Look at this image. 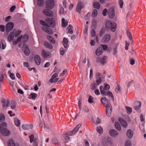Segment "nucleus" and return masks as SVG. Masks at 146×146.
I'll return each instance as SVG.
<instances>
[{
  "label": "nucleus",
  "mask_w": 146,
  "mask_h": 146,
  "mask_svg": "<svg viewBox=\"0 0 146 146\" xmlns=\"http://www.w3.org/2000/svg\"><path fill=\"white\" fill-rule=\"evenodd\" d=\"M23 35H21L18 37L16 40H14L13 41V44L14 45H16L18 43L19 44V47L21 46V44H22V39Z\"/></svg>",
  "instance_id": "0eeeda50"
},
{
  "label": "nucleus",
  "mask_w": 146,
  "mask_h": 146,
  "mask_svg": "<svg viewBox=\"0 0 146 146\" xmlns=\"http://www.w3.org/2000/svg\"><path fill=\"white\" fill-rule=\"evenodd\" d=\"M110 134L113 137L117 136L119 133L117 131L114 129H111L110 131Z\"/></svg>",
  "instance_id": "f8f14e48"
},
{
  "label": "nucleus",
  "mask_w": 146,
  "mask_h": 146,
  "mask_svg": "<svg viewBox=\"0 0 146 146\" xmlns=\"http://www.w3.org/2000/svg\"><path fill=\"white\" fill-rule=\"evenodd\" d=\"M15 30H14L8 36V40L9 41L11 42L13 40L15 36Z\"/></svg>",
  "instance_id": "9b49d317"
},
{
  "label": "nucleus",
  "mask_w": 146,
  "mask_h": 146,
  "mask_svg": "<svg viewBox=\"0 0 146 146\" xmlns=\"http://www.w3.org/2000/svg\"><path fill=\"white\" fill-rule=\"evenodd\" d=\"M125 146H131V141L129 140H127L125 143Z\"/></svg>",
  "instance_id": "5fc2aeb1"
},
{
  "label": "nucleus",
  "mask_w": 146,
  "mask_h": 146,
  "mask_svg": "<svg viewBox=\"0 0 146 146\" xmlns=\"http://www.w3.org/2000/svg\"><path fill=\"white\" fill-rule=\"evenodd\" d=\"M46 22L52 27H54L56 25V21L53 18H50L49 17L46 18L45 20Z\"/></svg>",
  "instance_id": "7ed1b4c3"
},
{
  "label": "nucleus",
  "mask_w": 146,
  "mask_h": 146,
  "mask_svg": "<svg viewBox=\"0 0 146 146\" xmlns=\"http://www.w3.org/2000/svg\"><path fill=\"white\" fill-rule=\"evenodd\" d=\"M119 5L120 8H122L123 5V1L122 0H119Z\"/></svg>",
  "instance_id": "e2e57ef3"
},
{
  "label": "nucleus",
  "mask_w": 146,
  "mask_h": 146,
  "mask_svg": "<svg viewBox=\"0 0 146 146\" xmlns=\"http://www.w3.org/2000/svg\"><path fill=\"white\" fill-rule=\"evenodd\" d=\"M42 12L44 14L48 16H51L52 15L51 11L47 9L43 10Z\"/></svg>",
  "instance_id": "f3484780"
},
{
  "label": "nucleus",
  "mask_w": 146,
  "mask_h": 146,
  "mask_svg": "<svg viewBox=\"0 0 146 146\" xmlns=\"http://www.w3.org/2000/svg\"><path fill=\"white\" fill-rule=\"evenodd\" d=\"M15 37H17L21 33V31L20 30L16 31L15 30Z\"/></svg>",
  "instance_id": "8fccbe9b"
},
{
  "label": "nucleus",
  "mask_w": 146,
  "mask_h": 146,
  "mask_svg": "<svg viewBox=\"0 0 146 146\" xmlns=\"http://www.w3.org/2000/svg\"><path fill=\"white\" fill-rule=\"evenodd\" d=\"M23 48L24 50V52L25 54L27 56L29 55L30 53V50L29 48L26 45H24Z\"/></svg>",
  "instance_id": "4be33fe9"
},
{
  "label": "nucleus",
  "mask_w": 146,
  "mask_h": 146,
  "mask_svg": "<svg viewBox=\"0 0 146 146\" xmlns=\"http://www.w3.org/2000/svg\"><path fill=\"white\" fill-rule=\"evenodd\" d=\"M47 38L48 40L52 43L54 44L55 42V41L54 39L50 35H47Z\"/></svg>",
  "instance_id": "473e14b6"
},
{
  "label": "nucleus",
  "mask_w": 146,
  "mask_h": 146,
  "mask_svg": "<svg viewBox=\"0 0 146 146\" xmlns=\"http://www.w3.org/2000/svg\"><path fill=\"white\" fill-rule=\"evenodd\" d=\"M106 26L107 28L111 29L112 31L114 32L115 30L116 24L114 22H112L108 21L106 22Z\"/></svg>",
  "instance_id": "f03ea898"
},
{
  "label": "nucleus",
  "mask_w": 146,
  "mask_h": 146,
  "mask_svg": "<svg viewBox=\"0 0 146 146\" xmlns=\"http://www.w3.org/2000/svg\"><path fill=\"white\" fill-rule=\"evenodd\" d=\"M88 101V102L90 103H94L93 98L90 96H89Z\"/></svg>",
  "instance_id": "c03bdc74"
},
{
  "label": "nucleus",
  "mask_w": 146,
  "mask_h": 146,
  "mask_svg": "<svg viewBox=\"0 0 146 146\" xmlns=\"http://www.w3.org/2000/svg\"><path fill=\"white\" fill-rule=\"evenodd\" d=\"M28 36L27 35H24L23 37H22V44H25L26 42L28 40Z\"/></svg>",
  "instance_id": "bb28decb"
},
{
  "label": "nucleus",
  "mask_w": 146,
  "mask_h": 146,
  "mask_svg": "<svg viewBox=\"0 0 146 146\" xmlns=\"http://www.w3.org/2000/svg\"><path fill=\"white\" fill-rule=\"evenodd\" d=\"M54 5V0H47L46 3V6L47 7L51 9Z\"/></svg>",
  "instance_id": "423d86ee"
},
{
  "label": "nucleus",
  "mask_w": 146,
  "mask_h": 146,
  "mask_svg": "<svg viewBox=\"0 0 146 146\" xmlns=\"http://www.w3.org/2000/svg\"><path fill=\"white\" fill-rule=\"evenodd\" d=\"M108 11V10L106 9H105L102 11V13L103 15L104 16H106Z\"/></svg>",
  "instance_id": "6e6d98bb"
},
{
  "label": "nucleus",
  "mask_w": 146,
  "mask_h": 146,
  "mask_svg": "<svg viewBox=\"0 0 146 146\" xmlns=\"http://www.w3.org/2000/svg\"><path fill=\"white\" fill-rule=\"evenodd\" d=\"M62 26L64 27L68 25V22L67 21H65V19L62 18Z\"/></svg>",
  "instance_id": "58836bf2"
},
{
  "label": "nucleus",
  "mask_w": 146,
  "mask_h": 146,
  "mask_svg": "<svg viewBox=\"0 0 146 146\" xmlns=\"http://www.w3.org/2000/svg\"><path fill=\"white\" fill-rule=\"evenodd\" d=\"M44 0H38V5L39 6H42L44 4Z\"/></svg>",
  "instance_id": "864d4df0"
},
{
  "label": "nucleus",
  "mask_w": 146,
  "mask_h": 146,
  "mask_svg": "<svg viewBox=\"0 0 146 146\" xmlns=\"http://www.w3.org/2000/svg\"><path fill=\"white\" fill-rule=\"evenodd\" d=\"M102 47H99L96 50V53L97 56H100L102 53Z\"/></svg>",
  "instance_id": "c85d7f7f"
},
{
  "label": "nucleus",
  "mask_w": 146,
  "mask_h": 146,
  "mask_svg": "<svg viewBox=\"0 0 146 146\" xmlns=\"http://www.w3.org/2000/svg\"><path fill=\"white\" fill-rule=\"evenodd\" d=\"M100 90L102 94L104 96H106V92L105 90L104 89V87L102 86H100Z\"/></svg>",
  "instance_id": "c756f323"
},
{
  "label": "nucleus",
  "mask_w": 146,
  "mask_h": 146,
  "mask_svg": "<svg viewBox=\"0 0 146 146\" xmlns=\"http://www.w3.org/2000/svg\"><path fill=\"white\" fill-rule=\"evenodd\" d=\"M42 55L44 58H49L51 56V54L48 51H45L43 50L42 52Z\"/></svg>",
  "instance_id": "6e6552de"
},
{
  "label": "nucleus",
  "mask_w": 146,
  "mask_h": 146,
  "mask_svg": "<svg viewBox=\"0 0 146 146\" xmlns=\"http://www.w3.org/2000/svg\"><path fill=\"white\" fill-rule=\"evenodd\" d=\"M141 106V103L140 102H137L135 103L134 108L136 110H138Z\"/></svg>",
  "instance_id": "393cba45"
},
{
  "label": "nucleus",
  "mask_w": 146,
  "mask_h": 146,
  "mask_svg": "<svg viewBox=\"0 0 146 146\" xmlns=\"http://www.w3.org/2000/svg\"><path fill=\"white\" fill-rule=\"evenodd\" d=\"M81 125L80 124L78 125L73 131L68 132L67 133V135L69 136H72L74 135L78 131Z\"/></svg>",
  "instance_id": "20e7f679"
},
{
  "label": "nucleus",
  "mask_w": 146,
  "mask_h": 146,
  "mask_svg": "<svg viewBox=\"0 0 146 146\" xmlns=\"http://www.w3.org/2000/svg\"><path fill=\"white\" fill-rule=\"evenodd\" d=\"M101 46L104 50H106L108 52H110L111 50V48L108 47L106 45L101 44Z\"/></svg>",
  "instance_id": "a878e982"
},
{
  "label": "nucleus",
  "mask_w": 146,
  "mask_h": 146,
  "mask_svg": "<svg viewBox=\"0 0 146 146\" xmlns=\"http://www.w3.org/2000/svg\"><path fill=\"white\" fill-rule=\"evenodd\" d=\"M37 96V95L35 93H32L29 96V98L35 99L36 98Z\"/></svg>",
  "instance_id": "c9c22d12"
},
{
  "label": "nucleus",
  "mask_w": 146,
  "mask_h": 146,
  "mask_svg": "<svg viewBox=\"0 0 146 146\" xmlns=\"http://www.w3.org/2000/svg\"><path fill=\"white\" fill-rule=\"evenodd\" d=\"M125 109L128 114L131 113L132 111V109L131 108L128 106H126L125 107Z\"/></svg>",
  "instance_id": "a19ab883"
},
{
  "label": "nucleus",
  "mask_w": 146,
  "mask_h": 146,
  "mask_svg": "<svg viewBox=\"0 0 146 146\" xmlns=\"http://www.w3.org/2000/svg\"><path fill=\"white\" fill-rule=\"evenodd\" d=\"M96 78H103L102 74L99 72H97L96 73Z\"/></svg>",
  "instance_id": "49530a36"
},
{
  "label": "nucleus",
  "mask_w": 146,
  "mask_h": 146,
  "mask_svg": "<svg viewBox=\"0 0 146 146\" xmlns=\"http://www.w3.org/2000/svg\"><path fill=\"white\" fill-rule=\"evenodd\" d=\"M5 27L4 25H0V30L2 32H4L5 29Z\"/></svg>",
  "instance_id": "69168bd1"
},
{
  "label": "nucleus",
  "mask_w": 146,
  "mask_h": 146,
  "mask_svg": "<svg viewBox=\"0 0 146 146\" xmlns=\"http://www.w3.org/2000/svg\"><path fill=\"white\" fill-rule=\"evenodd\" d=\"M22 127L24 129L29 130L32 129L33 127L32 125H22Z\"/></svg>",
  "instance_id": "b1692460"
},
{
  "label": "nucleus",
  "mask_w": 146,
  "mask_h": 146,
  "mask_svg": "<svg viewBox=\"0 0 146 146\" xmlns=\"http://www.w3.org/2000/svg\"><path fill=\"white\" fill-rule=\"evenodd\" d=\"M42 29L44 31L50 35H52L53 33L52 30L49 28L45 27H42Z\"/></svg>",
  "instance_id": "dca6fc26"
},
{
  "label": "nucleus",
  "mask_w": 146,
  "mask_h": 146,
  "mask_svg": "<svg viewBox=\"0 0 146 146\" xmlns=\"http://www.w3.org/2000/svg\"><path fill=\"white\" fill-rule=\"evenodd\" d=\"M84 7V5L83 3L80 2L79 3L76 7V11L78 13H80L81 9Z\"/></svg>",
  "instance_id": "4468645a"
},
{
  "label": "nucleus",
  "mask_w": 146,
  "mask_h": 146,
  "mask_svg": "<svg viewBox=\"0 0 146 146\" xmlns=\"http://www.w3.org/2000/svg\"><path fill=\"white\" fill-rule=\"evenodd\" d=\"M101 101L102 104L105 106H106L110 103L108 102V100L105 97H103L101 99Z\"/></svg>",
  "instance_id": "2eb2a0df"
},
{
  "label": "nucleus",
  "mask_w": 146,
  "mask_h": 146,
  "mask_svg": "<svg viewBox=\"0 0 146 146\" xmlns=\"http://www.w3.org/2000/svg\"><path fill=\"white\" fill-rule=\"evenodd\" d=\"M110 39V36L109 34H106L104 35L102 39V42L104 43H106L108 42Z\"/></svg>",
  "instance_id": "1a4fd4ad"
},
{
  "label": "nucleus",
  "mask_w": 146,
  "mask_h": 146,
  "mask_svg": "<svg viewBox=\"0 0 146 146\" xmlns=\"http://www.w3.org/2000/svg\"><path fill=\"white\" fill-rule=\"evenodd\" d=\"M34 138V135H33L32 134L30 136V142L31 143L33 141Z\"/></svg>",
  "instance_id": "338daca9"
},
{
  "label": "nucleus",
  "mask_w": 146,
  "mask_h": 146,
  "mask_svg": "<svg viewBox=\"0 0 146 146\" xmlns=\"http://www.w3.org/2000/svg\"><path fill=\"white\" fill-rule=\"evenodd\" d=\"M35 62L36 64L38 65H39L41 62V60L39 55H36L35 58Z\"/></svg>",
  "instance_id": "a211bd4d"
},
{
  "label": "nucleus",
  "mask_w": 146,
  "mask_h": 146,
  "mask_svg": "<svg viewBox=\"0 0 146 146\" xmlns=\"http://www.w3.org/2000/svg\"><path fill=\"white\" fill-rule=\"evenodd\" d=\"M40 23L42 25L47 27L48 26V24L43 20H40Z\"/></svg>",
  "instance_id": "79ce46f5"
},
{
  "label": "nucleus",
  "mask_w": 146,
  "mask_h": 146,
  "mask_svg": "<svg viewBox=\"0 0 146 146\" xmlns=\"http://www.w3.org/2000/svg\"><path fill=\"white\" fill-rule=\"evenodd\" d=\"M8 74H9L12 80H14L15 79V76L13 73H11V71H8Z\"/></svg>",
  "instance_id": "a18cd8bd"
},
{
  "label": "nucleus",
  "mask_w": 146,
  "mask_h": 146,
  "mask_svg": "<svg viewBox=\"0 0 146 146\" xmlns=\"http://www.w3.org/2000/svg\"><path fill=\"white\" fill-rule=\"evenodd\" d=\"M15 123L17 126H19L21 124L20 121L18 118H16L14 119Z\"/></svg>",
  "instance_id": "7c9ffc66"
},
{
  "label": "nucleus",
  "mask_w": 146,
  "mask_h": 146,
  "mask_svg": "<svg viewBox=\"0 0 146 146\" xmlns=\"http://www.w3.org/2000/svg\"><path fill=\"white\" fill-rule=\"evenodd\" d=\"M16 104L15 101H12L11 103V108L12 109H14L16 108Z\"/></svg>",
  "instance_id": "37998d69"
},
{
  "label": "nucleus",
  "mask_w": 146,
  "mask_h": 146,
  "mask_svg": "<svg viewBox=\"0 0 146 146\" xmlns=\"http://www.w3.org/2000/svg\"><path fill=\"white\" fill-rule=\"evenodd\" d=\"M133 131L131 129L128 130L127 132V137L129 139H131L133 135Z\"/></svg>",
  "instance_id": "6ab92c4d"
},
{
  "label": "nucleus",
  "mask_w": 146,
  "mask_h": 146,
  "mask_svg": "<svg viewBox=\"0 0 146 146\" xmlns=\"http://www.w3.org/2000/svg\"><path fill=\"white\" fill-rule=\"evenodd\" d=\"M7 124L5 122H3L0 124V132L3 135L8 136L10 135L11 132L7 128Z\"/></svg>",
  "instance_id": "f257e3e1"
},
{
  "label": "nucleus",
  "mask_w": 146,
  "mask_h": 146,
  "mask_svg": "<svg viewBox=\"0 0 146 146\" xmlns=\"http://www.w3.org/2000/svg\"><path fill=\"white\" fill-rule=\"evenodd\" d=\"M14 24L12 22H9L7 24L6 30L7 32L10 31L13 28Z\"/></svg>",
  "instance_id": "9d476101"
},
{
  "label": "nucleus",
  "mask_w": 146,
  "mask_h": 146,
  "mask_svg": "<svg viewBox=\"0 0 146 146\" xmlns=\"http://www.w3.org/2000/svg\"><path fill=\"white\" fill-rule=\"evenodd\" d=\"M127 36L129 39H131L132 38V37L129 31H127Z\"/></svg>",
  "instance_id": "bf43d9fd"
},
{
  "label": "nucleus",
  "mask_w": 146,
  "mask_h": 146,
  "mask_svg": "<svg viewBox=\"0 0 146 146\" xmlns=\"http://www.w3.org/2000/svg\"><path fill=\"white\" fill-rule=\"evenodd\" d=\"M107 94L108 96H110L112 98L113 100V96L112 93L111 92H108L107 93Z\"/></svg>",
  "instance_id": "680f3d73"
},
{
  "label": "nucleus",
  "mask_w": 146,
  "mask_h": 146,
  "mask_svg": "<svg viewBox=\"0 0 146 146\" xmlns=\"http://www.w3.org/2000/svg\"><path fill=\"white\" fill-rule=\"evenodd\" d=\"M97 80L96 81V83L98 85L100 84L102 80L104 78H96Z\"/></svg>",
  "instance_id": "3c124183"
},
{
  "label": "nucleus",
  "mask_w": 146,
  "mask_h": 146,
  "mask_svg": "<svg viewBox=\"0 0 146 146\" xmlns=\"http://www.w3.org/2000/svg\"><path fill=\"white\" fill-rule=\"evenodd\" d=\"M4 77L3 75L0 76V87L1 86L2 84L4 82Z\"/></svg>",
  "instance_id": "603ef678"
},
{
  "label": "nucleus",
  "mask_w": 146,
  "mask_h": 146,
  "mask_svg": "<svg viewBox=\"0 0 146 146\" xmlns=\"http://www.w3.org/2000/svg\"><path fill=\"white\" fill-rule=\"evenodd\" d=\"M107 57L106 56H105L102 58L101 61V63L102 64L104 65L106 63L107 60Z\"/></svg>",
  "instance_id": "ea45409f"
},
{
  "label": "nucleus",
  "mask_w": 146,
  "mask_h": 146,
  "mask_svg": "<svg viewBox=\"0 0 146 146\" xmlns=\"http://www.w3.org/2000/svg\"><path fill=\"white\" fill-rule=\"evenodd\" d=\"M115 91L116 93H119L120 92V89L118 84H117V87L115 89Z\"/></svg>",
  "instance_id": "13d9d810"
},
{
  "label": "nucleus",
  "mask_w": 146,
  "mask_h": 146,
  "mask_svg": "<svg viewBox=\"0 0 146 146\" xmlns=\"http://www.w3.org/2000/svg\"><path fill=\"white\" fill-rule=\"evenodd\" d=\"M91 35L92 37L94 36L96 34V32L95 30L94 29H92L91 30Z\"/></svg>",
  "instance_id": "0e129e2a"
},
{
  "label": "nucleus",
  "mask_w": 146,
  "mask_h": 146,
  "mask_svg": "<svg viewBox=\"0 0 146 146\" xmlns=\"http://www.w3.org/2000/svg\"><path fill=\"white\" fill-rule=\"evenodd\" d=\"M2 102L3 103V108L4 109H6L7 107L9 104V100H2Z\"/></svg>",
  "instance_id": "aec40b11"
},
{
  "label": "nucleus",
  "mask_w": 146,
  "mask_h": 146,
  "mask_svg": "<svg viewBox=\"0 0 146 146\" xmlns=\"http://www.w3.org/2000/svg\"><path fill=\"white\" fill-rule=\"evenodd\" d=\"M8 146H17V144L15 143L13 140L11 139L8 141Z\"/></svg>",
  "instance_id": "5701e85b"
},
{
  "label": "nucleus",
  "mask_w": 146,
  "mask_h": 146,
  "mask_svg": "<svg viewBox=\"0 0 146 146\" xmlns=\"http://www.w3.org/2000/svg\"><path fill=\"white\" fill-rule=\"evenodd\" d=\"M105 87L104 89L106 91H107L108 90H109L110 88V86L106 84H105Z\"/></svg>",
  "instance_id": "4d7b16f0"
},
{
  "label": "nucleus",
  "mask_w": 146,
  "mask_h": 146,
  "mask_svg": "<svg viewBox=\"0 0 146 146\" xmlns=\"http://www.w3.org/2000/svg\"><path fill=\"white\" fill-rule=\"evenodd\" d=\"M97 14L98 12L97 10L96 9H94L92 12V16L93 17H95L97 16Z\"/></svg>",
  "instance_id": "09e8293b"
},
{
  "label": "nucleus",
  "mask_w": 146,
  "mask_h": 146,
  "mask_svg": "<svg viewBox=\"0 0 146 146\" xmlns=\"http://www.w3.org/2000/svg\"><path fill=\"white\" fill-rule=\"evenodd\" d=\"M106 113L108 116L109 117L111 115V113L112 111V107L110 103L106 106Z\"/></svg>",
  "instance_id": "39448f33"
},
{
  "label": "nucleus",
  "mask_w": 146,
  "mask_h": 146,
  "mask_svg": "<svg viewBox=\"0 0 146 146\" xmlns=\"http://www.w3.org/2000/svg\"><path fill=\"white\" fill-rule=\"evenodd\" d=\"M93 6L94 8L99 9L100 8V4L98 2H95L93 3Z\"/></svg>",
  "instance_id": "2f4dec72"
},
{
  "label": "nucleus",
  "mask_w": 146,
  "mask_h": 146,
  "mask_svg": "<svg viewBox=\"0 0 146 146\" xmlns=\"http://www.w3.org/2000/svg\"><path fill=\"white\" fill-rule=\"evenodd\" d=\"M64 12L65 11L64 8H61L59 11V13L60 14H63L64 13Z\"/></svg>",
  "instance_id": "774afa93"
},
{
  "label": "nucleus",
  "mask_w": 146,
  "mask_h": 146,
  "mask_svg": "<svg viewBox=\"0 0 146 146\" xmlns=\"http://www.w3.org/2000/svg\"><path fill=\"white\" fill-rule=\"evenodd\" d=\"M118 121L121 124V126L124 127H126L127 126V124L126 121L121 118H119Z\"/></svg>",
  "instance_id": "ddd939ff"
},
{
  "label": "nucleus",
  "mask_w": 146,
  "mask_h": 146,
  "mask_svg": "<svg viewBox=\"0 0 146 146\" xmlns=\"http://www.w3.org/2000/svg\"><path fill=\"white\" fill-rule=\"evenodd\" d=\"M114 15V10L113 8H110L109 10V15L110 18H112Z\"/></svg>",
  "instance_id": "412c9836"
},
{
  "label": "nucleus",
  "mask_w": 146,
  "mask_h": 146,
  "mask_svg": "<svg viewBox=\"0 0 146 146\" xmlns=\"http://www.w3.org/2000/svg\"><path fill=\"white\" fill-rule=\"evenodd\" d=\"M44 45L46 47L50 49H52V48L53 47L52 45L49 42H45Z\"/></svg>",
  "instance_id": "e433bc0d"
},
{
  "label": "nucleus",
  "mask_w": 146,
  "mask_h": 146,
  "mask_svg": "<svg viewBox=\"0 0 146 146\" xmlns=\"http://www.w3.org/2000/svg\"><path fill=\"white\" fill-rule=\"evenodd\" d=\"M58 76L57 74L56 73H54L52 76L51 78L49 80V82L51 83H53V80L54 79L57 77Z\"/></svg>",
  "instance_id": "cd10ccee"
},
{
  "label": "nucleus",
  "mask_w": 146,
  "mask_h": 146,
  "mask_svg": "<svg viewBox=\"0 0 146 146\" xmlns=\"http://www.w3.org/2000/svg\"><path fill=\"white\" fill-rule=\"evenodd\" d=\"M60 54L62 55H63L65 53V50L63 48H61L60 50Z\"/></svg>",
  "instance_id": "052dcab7"
},
{
  "label": "nucleus",
  "mask_w": 146,
  "mask_h": 146,
  "mask_svg": "<svg viewBox=\"0 0 146 146\" xmlns=\"http://www.w3.org/2000/svg\"><path fill=\"white\" fill-rule=\"evenodd\" d=\"M96 130L100 134H102L103 132V128L100 126L98 127H97Z\"/></svg>",
  "instance_id": "4c0bfd02"
},
{
  "label": "nucleus",
  "mask_w": 146,
  "mask_h": 146,
  "mask_svg": "<svg viewBox=\"0 0 146 146\" xmlns=\"http://www.w3.org/2000/svg\"><path fill=\"white\" fill-rule=\"evenodd\" d=\"M63 46L64 47L66 48L68 46V40L66 38H64L63 39Z\"/></svg>",
  "instance_id": "72a5a7b5"
},
{
  "label": "nucleus",
  "mask_w": 146,
  "mask_h": 146,
  "mask_svg": "<svg viewBox=\"0 0 146 146\" xmlns=\"http://www.w3.org/2000/svg\"><path fill=\"white\" fill-rule=\"evenodd\" d=\"M115 128L118 131L121 130V127L119 123L117 121H116L115 123Z\"/></svg>",
  "instance_id": "f704fd0d"
},
{
  "label": "nucleus",
  "mask_w": 146,
  "mask_h": 146,
  "mask_svg": "<svg viewBox=\"0 0 146 146\" xmlns=\"http://www.w3.org/2000/svg\"><path fill=\"white\" fill-rule=\"evenodd\" d=\"M5 119V116L3 114H0V122L4 121Z\"/></svg>",
  "instance_id": "de8ad7c7"
}]
</instances>
